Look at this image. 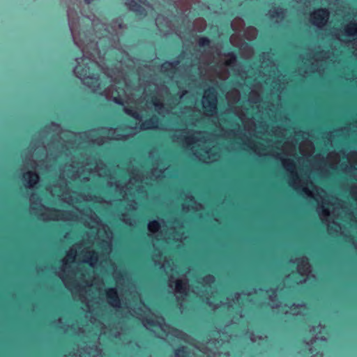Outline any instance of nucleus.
Returning a JSON list of instances; mask_svg holds the SVG:
<instances>
[{
    "mask_svg": "<svg viewBox=\"0 0 357 357\" xmlns=\"http://www.w3.org/2000/svg\"><path fill=\"white\" fill-rule=\"evenodd\" d=\"M328 17L329 11L327 8H317L312 14V23L318 27H321L326 24L328 20Z\"/></svg>",
    "mask_w": 357,
    "mask_h": 357,
    "instance_id": "obj_1",
    "label": "nucleus"
},
{
    "mask_svg": "<svg viewBox=\"0 0 357 357\" xmlns=\"http://www.w3.org/2000/svg\"><path fill=\"white\" fill-rule=\"evenodd\" d=\"M207 95L204 97L206 101V105H204V109L206 112L211 114L217 111V93L214 88H209L207 91Z\"/></svg>",
    "mask_w": 357,
    "mask_h": 357,
    "instance_id": "obj_2",
    "label": "nucleus"
},
{
    "mask_svg": "<svg viewBox=\"0 0 357 357\" xmlns=\"http://www.w3.org/2000/svg\"><path fill=\"white\" fill-rule=\"evenodd\" d=\"M126 6L130 10L135 14L145 17L147 14L145 8L135 0H126Z\"/></svg>",
    "mask_w": 357,
    "mask_h": 357,
    "instance_id": "obj_3",
    "label": "nucleus"
},
{
    "mask_svg": "<svg viewBox=\"0 0 357 357\" xmlns=\"http://www.w3.org/2000/svg\"><path fill=\"white\" fill-rule=\"evenodd\" d=\"M89 70L88 63L83 66L77 65L74 69V73L77 78L83 81L89 78Z\"/></svg>",
    "mask_w": 357,
    "mask_h": 357,
    "instance_id": "obj_4",
    "label": "nucleus"
},
{
    "mask_svg": "<svg viewBox=\"0 0 357 357\" xmlns=\"http://www.w3.org/2000/svg\"><path fill=\"white\" fill-rule=\"evenodd\" d=\"M23 178L29 187L33 188L38 183L40 176L37 172L29 171L23 175Z\"/></svg>",
    "mask_w": 357,
    "mask_h": 357,
    "instance_id": "obj_5",
    "label": "nucleus"
},
{
    "mask_svg": "<svg viewBox=\"0 0 357 357\" xmlns=\"http://www.w3.org/2000/svg\"><path fill=\"white\" fill-rule=\"evenodd\" d=\"M109 303L113 307L120 306V298L115 288H109L106 292Z\"/></svg>",
    "mask_w": 357,
    "mask_h": 357,
    "instance_id": "obj_6",
    "label": "nucleus"
},
{
    "mask_svg": "<svg viewBox=\"0 0 357 357\" xmlns=\"http://www.w3.org/2000/svg\"><path fill=\"white\" fill-rule=\"evenodd\" d=\"M344 33L346 36L354 37L357 36V23L351 22L344 29Z\"/></svg>",
    "mask_w": 357,
    "mask_h": 357,
    "instance_id": "obj_7",
    "label": "nucleus"
},
{
    "mask_svg": "<svg viewBox=\"0 0 357 357\" xmlns=\"http://www.w3.org/2000/svg\"><path fill=\"white\" fill-rule=\"evenodd\" d=\"M180 63L179 60H175L172 62L166 61L162 65V70L163 73H172L176 66Z\"/></svg>",
    "mask_w": 357,
    "mask_h": 357,
    "instance_id": "obj_8",
    "label": "nucleus"
},
{
    "mask_svg": "<svg viewBox=\"0 0 357 357\" xmlns=\"http://www.w3.org/2000/svg\"><path fill=\"white\" fill-rule=\"evenodd\" d=\"M159 122V117L156 115H153L149 119L145 121L142 124L146 128H156Z\"/></svg>",
    "mask_w": 357,
    "mask_h": 357,
    "instance_id": "obj_9",
    "label": "nucleus"
},
{
    "mask_svg": "<svg viewBox=\"0 0 357 357\" xmlns=\"http://www.w3.org/2000/svg\"><path fill=\"white\" fill-rule=\"evenodd\" d=\"M174 356L176 357H188L189 351L186 347L179 346L174 350Z\"/></svg>",
    "mask_w": 357,
    "mask_h": 357,
    "instance_id": "obj_10",
    "label": "nucleus"
},
{
    "mask_svg": "<svg viewBox=\"0 0 357 357\" xmlns=\"http://www.w3.org/2000/svg\"><path fill=\"white\" fill-rule=\"evenodd\" d=\"M284 8L278 6L271 11V17L282 18L284 17Z\"/></svg>",
    "mask_w": 357,
    "mask_h": 357,
    "instance_id": "obj_11",
    "label": "nucleus"
},
{
    "mask_svg": "<svg viewBox=\"0 0 357 357\" xmlns=\"http://www.w3.org/2000/svg\"><path fill=\"white\" fill-rule=\"evenodd\" d=\"M176 289L177 291L185 294L186 293V283L181 281V280H177L175 283Z\"/></svg>",
    "mask_w": 357,
    "mask_h": 357,
    "instance_id": "obj_12",
    "label": "nucleus"
},
{
    "mask_svg": "<svg viewBox=\"0 0 357 357\" xmlns=\"http://www.w3.org/2000/svg\"><path fill=\"white\" fill-rule=\"evenodd\" d=\"M150 231L155 232L158 231L160 227V224L158 220H152L148 225Z\"/></svg>",
    "mask_w": 357,
    "mask_h": 357,
    "instance_id": "obj_13",
    "label": "nucleus"
},
{
    "mask_svg": "<svg viewBox=\"0 0 357 357\" xmlns=\"http://www.w3.org/2000/svg\"><path fill=\"white\" fill-rule=\"evenodd\" d=\"M211 40L207 37H200L198 40V45L201 47H209Z\"/></svg>",
    "mask_w": 357,
    "mask_h": 357,
    "instance_id": "obj_14",
    "label": "nucleus"
},
{
    "mask_svg": "<svg viewBox=\"0 0 357 357\" xmlns=\"http://www.w3.org/2000/svg\"><path fill=\"white\" fill-rule=\"evenodd\" d=\"M227 56L229 59L226 61L227 66H231L236 61V55L234 52H229L227 54Z\"/></svg>",
    "mask_w": 357,
    "mask_h": 357,
    "instance_id": "obj_15",
    "label": "nucleus"
},
{
    "mask_svg": "<svg viewBox=\"0 0 357 357\" xmlns=\"http://www.w3.org/2000/svg\"><path fill=\"white\" fill-rule=\"evenodd\" d=\"M151 102L157 110H160L164 107L163 103L156 97L152 98Z\"/></svg>",
    "mask_w": 357,
    "mask_h": 357,
    "instance_id": "obj_16",
    "label": "nucleus"
},
{
    "mask_svg": "<svg viewBox=\"0 0 357 357\" xmlns=\"http://www.w3.org/2000/svg\"><path fill=\"white\" fill-rule=\"evenodd\" d=\"M125 112L132 116L133 118L136 119H140V116L139 114V113H137V112L135 111H133L132 109H125Z\"/></svg>",
    "mask_w": 357,
    "mask_h": 357,
    "instance_id": "obj_17",
    "label": "nucleus"
},
{
    "mask_svg": "<svg viewBox=\"0 0 357 357\" xmlns=\"http://www.w3.org/2000/svg\"><path fill=\"white\" fill-rule=\"evenodd\" d=\"M114 102L115 103H116L117 105H123V100H122V98L119 96H116V97H114Z\"/></svg>",
    "mask_w": 357,
    "mask_h": 357,
    "instance_id": "obj_18",
    "label": "nucleus"
},
{
    "mask_svg": "<svg viewBox=\"0 0 357 357\" xmlns=\"http://www.w3.org/2000/svg\"><path fill=\"white\" fill-rule=\"evenodd\" d=\"M89 259H90V260L92 262H96L97 260H98V255H97V253H96L95 252H93L92 255L90 256Z\"/></svg>",
    "mask_w": 357,
    "mask_h": 357,
    "instance_id": "obj_19",
    "label": "nucleus"
},
{
    "mask_svg": "<svg viewBox=\"0 0 357 357\" xmlns=\"http://www.w3.org/2000/svg\"><path fill=\"white\" fill-rule=\"evenodd\" d=\"M203 280L205 282H213L214 280V277L212 275H207L203 278Z\"/></svg>",
    "mask_w": 357,
    "mask_h": 357,
    "instance_id": "obj_20",
    "label": "nucleus"
},
{
    "mask_svg": "<svg viewBox=\"0 0 357 357\" xmlns=\"http://www.w3.org/2000/svg\"><path fill=\"white\" fill-rule=\"evenodd\" d=\"M146 323L151 326H156L155 321L152 319H146Z\"/></svg>",
    "mask_w": 357,
    "mask_h": 357,
    "instance_id": "obj_21",
    "label": "nucleus"
},
{
    "mask_svg": "<svg viewBox=\"0 0 357 357\" xmlns=\"http://www.w3.org/2000/svg\"><path fill=\"white\" fill-rule=\"evenodd\" d=\"M75 252H70V253L68 254V258L72 259V260L75 259Z\"/></svg>",
    "mask_w": 357,
    "mask_h": 357,
    "instance_id": "obj_22",
    "label": "nucleus"
},
{
    "mask_svg": "<svg viewBox=\"0 0 357 357\" xmlns=\"http://www.w3.org/2000/svg\"><path fill=\"white\" fill-rule=\"evenodd\" d=\"M287 166L289 167H294V164L293 162H289L287 163Z\"/></svg>",
    "mask_w": 357,
    "mask_h": 357,
    "instance_id": "obj_23",
    "label": "nucleus"
},
{
    "mask_svg": "<svg viewBox=\"0 0 357 357\" xmlns=\"http://www.w3.org/2000/svg\"><path fill=\"white\" fill-rule=\"evenodd\" d=\"M186 139L190 142V141H194V137H186Z\"/></svg>",
    "mask_w": 357,
    "mask_h": 357,
    "instance_id": "obj_24",
    "label": "nucleus"
},
{
    "mask_svg": "<svg viewBox=\"0 0 357 357\" xmlns=\"http://www.w3.org/2000/svg\"><path fill=\"white\" fill-rule=\"evenodd\" d=\"M94 0H84V1L87 3V4H89L91 3H92Z\"/></svg>",
    "mask_w": 357,
    "mask_h": 357,
    "instance_id": "obj_25",
    "label": "nucleus"
},
{
    "mask_svg": "<svg viewBox=\"0 0 357 357\" xmlns=\"http://www.w3.org/2000/svg\"><path fill=\"white\" fill-rule=\"evenodd\" d=\"M303 192H304L305 193H306V194H308V193L310 192H309V190H308L307 189H306V188H304V189H303Z\"/></svg>",
    "mask_w": 357,
    "mask_h": 357,
    "instance_id": "obj_26",
    "label": "nucleus"
},
{
    "mask_svg": "<svg viewBox=\"0 0 357 357\" xmlns=\"http://www.w3.org/2000/svg\"><path fill=\"white\" fill-rule=\"evenodd\" d=\"M52 211H54V212H59V211L56 209V208H53Z\"/></svg>",
    "mask_w": 357,
    "mask_h": 357,
    "instance_id": "obj_27",
    "label": "nucleus"
},
{
    "mask_svg": "<svg viewBox=\"0 0 357 357\" xmlns=\"http://www.w3.org/2000/svg\"><path fill=\"white\" fill-rule=\"evenodd\" d=\"M79 59H82V57L77 58V59H76V61H77V60H78Z\"/></svg>",
    "mask_w": 357,
    "mask_h": 357,
    "instance_id": "obj_28",
    "label": "nucleus"
}]
</instances>
